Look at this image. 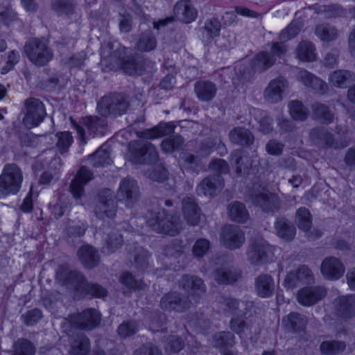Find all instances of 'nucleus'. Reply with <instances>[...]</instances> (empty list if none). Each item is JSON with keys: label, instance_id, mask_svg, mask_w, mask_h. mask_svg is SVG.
Listing matches in <instances>:
<instances>
[{"label": "nucleus", "instance_id": "f257e3e1", "mask_svg": "<svg viewBox=\"0 0 355 355\" xmlns=\"http://www.w3.org/2000/svg\"><path fill=\"white\" fill-rule=\"evenodd\" d=\"M147 223L155 232L171 236L178 234L182 229L180 217L167 214L164 209L158 212H152Z\"/></svg>", "mask_w": 355, "mask_h": 355}, {"label": "nucleus", "instance_id": "f03ea898", "mask_svg": "<svg viewBox=\"0 0 355 355\" xmlns=\"http://www.w3.org/2000/svg\"><path fill=\"white\" fill-rule=\"evenodd\" d=\"M24 51L29 61L37 67L46 66L53 57V52L48 42L39 38H31L24 46Z\"/></svg>", "mask_w": 355, "mask_h": 355}, {"label": "nucleus", "instance_id": "7ed1b4c3", "mask_svg": "<svg viewBox=\"0 0 355 355\" xmlns=\"http://www.w3.org/2000/svg\"><path fill=\"white\" fill-rule=\"evenodd\" d=\"M110 61L129 75L140 76L146 71L144 58L138 55L126 56L125 47L117 48L110 55Z\"/></svg>", "mask_w": 355, "mask_h": 355}, {"label": "nucleus", "instance_id": "20e7f679", "mask_svg": "<svg viewBox=\"0 0 355 355\" xmlns=\"http://www.w3.org/2000/svg\"><path fill=\"white\" fill-rule=\"evenodd\" d=\"M23 175L15 164H6L0 175V198L16 194L21 188Z\"/></svg>", "mask_w": 355, "mask_h": 355}, {"label": "nucleus", "instance_id": "39448f33", "mask_svg": "<svg viewBox=\"0 0 355 355\" xmlns=\"http://www.w3.org/2000/svg\"><path fill=\"white\" fill-rule=\"evenodd\" d=\"M128 97L121 93L106 95L98 102L97 109L103 116H118L126 112L129 107Z\"/></svg>", "mask_w": 355, "mask_h": 355}, {"label": "nucleus", "instance_id": "423d86ee", "mask_svg": "<svg viewBox=\"0 0 355 355\" xmlns=\"http://www.w3.org/2000/svg\"><path fill=\"white\" fill-rule=\"evenodd\" d=\"M24 107L22 110L24 125L28 129L38 126L46 116L43 103L38 98H28L24 101Z\"/></svg>", "mask_w": 355, "mask_h": 355}, {"label": "nucleus", "instance_id": "0eeeda50", "mask_svg": "<svg viewBox=\"0 0 355 355\" xmlns=\"http://www.w3.org/2000/svg\"><path fill=\"white\" fill-rule=\"evenodd\" d=\"M275 248L262 238L253 240L248 247V258L254 265L270 262L274 259Z\"/></svg>", "mask_w": 355, "mask_h": 355}, {"label": "nucleus", "instance_id": "6e6552de", "mask_svg": "<svg viewBox=\"0 0 355 355\" xmlns=\"http://www.w3.org/2000/svg\"><path fill=\"white\" fill-rule=\"evenodd\" d=\"M132 159L138 164H153L158 159L156 148L148 141H136L130 144Z\"/></svg>", "mask_w": 355, "mask_h": 355}, {"label": "nucleus", "instance_id": "1a4fd4ad", "mask_svg": "<svg viewBox=\"0 0 355 355\" xmlns=\"http://www.w3.org/2000/svg\"><path fill=\"white\" fill-rule=\"evenodd\" d=\"M69 323L81 330L91 331L101 323L100 313L95 309H86L77 314L69 315Z\"/></svg>", "mask_w": 355, "mask_h": 355}, {"label": "nucleus", "instance_id": "9d476101", "mask_svg": "<svg viewBox=\"0 0 355 355\" xmlns=\"http://www.w3.org/2000/svg\"><path fill=\"white\" fill-rule=\"evenodd\" d=\"M117 211V203L114 193L110 189L103 190L99 196L98 200L94 207L96 216L101 219L113 218Z\"/></svg>", "mask_w": 355, "mask_h": 355}, {"label": "nucleus", "instance_id": "9b49d317", "mask_svg": "<svg viewBox=\"0 0 355 355\" xmlns=\"http://www.w3.org/2000/svg\"><path fill=\"white\" fill-rule=\"evenodd\" d=\"M56 279L62 284L71 286L83 293L87 281L85 277L76 270H70L66 265L60 266L56 272Z\"/></svg>", "mask_w": 355, "mask_h": 355}, {"label": "nucleus", "instance_id": "f8f14e48", "mask_svg": "<svg viewBox=\"0 0 355 355\" xmlns=\"http://www.w3.org/2000/svg\"><path fill=\"white\" fill-rule=\"evenodd\" d=\"M244 232L239 226L229 225L221 230L220 242L223 245L230 250L240 248L245 243Z\"/></svg>", "mask_w": 355, "mask_h": 355}, {"label": "nucleus", "instance_id": "ddd939ff", "mask_svg": "<svg viewBox=\"0 0 355 355\" xmlns=\"http://www.w3.org/2000/svg\"><path fill=\"white\" fill-rule=\"evenodd\" d=\"M117 196L120 201L125 203L127 207H131L139 197V187L136 181L130 178L123 179L117 191Z\"/></svg>", "mask_w": 355, "mask_h": 355}, {"label": "nucleus", "instance_id": "4468645a", "mask_svg": "<svg viewBox=\"0 0 355 355\" xmlns=\"http://www.w3.org/2000/svg\"><path fill=\"white\" fill-rule=\"evenodd\" d=\"M326 295L327 291L322 286H306L297 291V300L302 306H310L322 300Z\"/></svg>", "mask_w": 355, "mask_h": 355}, {"label": "nucleus", "instance_id": "2eb2a0df", "mask_svg": "<svg viewBox=\"0 0 355 355\" xmlns=\"http://www.w3.org/2000/svg\"><path fill=\"white\" fill-rule=\"evenodd\" d=\"M288 87L286 78L279 76L270 81L265 88L263 96L266 101L270 103H276L282 100L283 94Z\"/></svg>", "mask_w": 355, "mask_h": 355}, {"label": "nucleus", "instance_id": "dca6fc26", "mask_svg": "<svg viewBox=\"0 0 355 355\" xmlns=\"http://www.w3.org/2000/svg\"><path fill=\"white\" fill-rule=\"evenodd\" d=\"M190 304L187 298L177 293H168L160 300L161 308L168 311L183 312L190 307Z\"/></svg>", "mask_w": 355, "mask_h": 355}, {"label": "nucleus", "instance_id": "f3484780", "mask_svg": "<svg viewBox=\"0 0 355 355\" xmlns=\"http://www.w3.org/2000/svg\"><path fill=\"white\" fill-rule=\"evenodd\" d=\"M277 286L274 278L269 274L262 273L254 279L255 293L261 298L272 297Z\"/></svg>", "mask_w": 355, "mask_h": 355}, {"label": "nucleus", "instance_id": "a211bd4d", "mask_svg": "<svg viewBox=\"0 0 355 355\" xmlns=\"http://www.w3.org/2000/svg\"><path fill=\"white\" fill-rule=\"evenodd\" d=\"M320 270L327 279L337 280L343 275L345 266L338 258L330 257L323 260Z\"/></svg>", "mask_w": 355, "mask_h": 355}, {"label": "nucleus", "instance_id": "6ab92c4d", "mask_svg": "<svg viewBox=\"0 0 355 355\" xmlns=\"http://www.w3.org/2000/svg\"><path fill=\"white\" fill-rule=\"evenodd\" d=\"M92 178L93 173L87 167H80L70 185V191L76 199H79L83 196L84 186Z\"/></svg>", "mask_w": 355, "mask_h": 355}, {"label": "nucleus", "instance_id": "aec40b11", "mask_svg": "<svg viewBox=\"0 0 355 355\" xmlns=\"http://www.w3.org/2000/svg\"><path fill=\"white\" fill-rule=\"evenodd\" d=\"M297 78L306 87H310L320 94L325 93L328 89L327 83L306 70L300 69L297 71Z\"/></svg>", "mask_w": 355, "mask_h": 355}, {"label": "nucleus", "instance_id": "412c9836", "mask_svg": "<svg viewBox=\"0 0 355 355\" xmlns=\"http://www.w3.org/2000/svg\"><path fill=\"white\" fill-rule=\"evenodd\" d=\"M80 123L87 128L89 135H92V137L103 135L106 130L107 125L105 118L98 116L82 117Z\"/></svg>", "mask_w": 355, "mask_h": 355}, {"label": "nucleus", "instance_id": "4be33fe9", "mask_svg": "<svg viewBox=\"0 0 355 355\" xmlns=\"http://www.w3.org/2000/svg\"><path fill=\"white\" fill-rule=\"evenodd\" d=\"M173 12L177 19L187 24L193 21L198 15L197 10L187 1L177 2Z\"/></svg>", "mask_w": 355, "mask_h": 355}, {"label": "nucleus", "instance_id": "5701e85b", "mask_svg": "<svg viewBox=\"0 0 355 355\" xmlns=\"http://www.w3.org/2000/svg\"><path fill=\"white\" fill-rule=\"evenodd\" d=\"M337 314L342 318H351L355 315V299L354 296H342L334 301Z\"/></svg>", "mask_w": 355, "mask_h": 355}, {"label": "nucleus", "instance_id": "b1692460", "mask_svg": "<svg viewBox=\"0 0 355 355\" xmlns=\"http://www.w3.org/2000/svg\"><path fill=\"white\" fill-rule=\"evenodd\" d=\"M254 203L266 212L276 211L280 206L278 197L271 193H259L255 197Z\"/></svg>", "mask_w": 355, "mask_h": 355}, {"label": "nucleus", "instance_id": "393cba45", "mask_svg": "<svg viewBox=\"0 0 355 355\" xmlns=\"http://www.w3.org/2000/svg\"><path fill=\"white\" fill-rule=\"evenodd\" d=\"M174 128L175 127L171 123H160L154 128L137 132V135L141 139H153L172 133L174 130Z\"/></svg>", "mask_w": 355, "mask_h": 355}, {"label": "nucleus", "instance_id": "a878e982", "mask_svg": "<svg viewBox=\"0 0 355 355\" xmlns=\"http://www.w3.org/2000/svg\"><path fill=\"white\" fill-rule=\"evenodd\" d=\"M284 327L293 332H300L304 330L307 324V318L305 315L298 313H291L282 319Z\"/></svg>", "mask_w": 355, "mask_h": 355}, {"label": "nucleus", "instance_id": "bb28decb", "mask_svg": "<svg viewBox=\"0 0 355 355\" xmlns=\"http://www.w3.org/2000/svg\"><path fill=\"white\" fill-rule=\"evenodd\" d=\"M230 162L239 175L251 166V159L243 150H234L231 153Z\"/></svg>", "mask_w": 355, "mask_h": 355}, {"label": "nucleus", "instance_id": "cd10ccee", "mask_svg": "<svg viewBox=\"0 0 355 355\" xmlns=\"http://www.w3.org/2000/svg\"><path fill=\"white\" fill-rule=\"evenodd\" d=\"M241 272L232 267L217 268L214 273L215 280L219 284H232L241 277Z\"/></svg>", "mask_w": 355, "mask_h": 355}, {"label": "nucleus", "instance_id": "c85d7f7f", "mask_svg": "<svg viewBox=\"0 0 355 355\" xmlns=\"http://www.w3.org/2000/svg\"><path fill=\"white\" fill-rule=\"evenodd\" d=\"M230 141L236 144L248 146L253 144L254 136L252 132L243 127H236L229 133Z\"/></svg>", "mask_w": 355, "mask_h": 355}, {"label": "nucleus", "instance_id": "c756f323", "mask_svg": "<svg viewBox=\"0 0 355 355\" xmlns=\"http://www.w3.org/2000/svg\"><path fill=\"white\" fill-rule=\"evenodd\" d=\"M354 80V73L344 69L335 70L329 76V84L335 87H345L348 83Z\"/></svg>", "mask_w": 355, "mask_h": 355}, {"label": "nucleus", "instance_id": "7c9ffc66", "mask_svg": "<svg viewBox=\"0 0 355 355\" xmlns=\"http://www.w3.org/2000/svg\"><path fill=\"white\" fill-rule=\"evenodd\" d=\"M182 212L187 223L196 225L199 222L198 205L191 197L184 198L182 200Z\"/></svg>", "mask_w": 355, "mask_h": 355}, {"label": "nucleus", "instance_id": "2f4dec72", "mask_svg": "<svg viewBox=\"0 0 355 355\" xmlns=\"http://www.w3.org/2000/svg\"><path fill=\"white\" fill-rule=\"evenodd\" d=\"M276 62V58L266 51H261L256 55L251 61V67L254 71L263 72L271 67Z\"/></svg>", "mask_w": 355, "mask_h": 355}, {"label": "nucleus", "instance_id": "473e14b6", "mask_svg": "<svg viewBox=\"0 0 355 355\" xmlns=\"http://www.w3.org/2000/svg\"><path fill=\"white\" fill-rule=\"evenodd\" d=\"M78 256L82 263L87 268L95 267L99 262L97 251L89 245H84L78 252Z\"/></svg>", "mask_w": 355, "mask_h": 355}, {"label": "nucleus", "instance_id": "72a5a7b5", "mask_svg": "<svg viewBox=\"0 0 355 355\" xmlns=\"http://www.w3.org/2000/svg\"><path fill=\"white\" fill-rule=\"evenodd\" d=\"M277 235L285 241L294 239L296 234L295 226L285 218H278L275 223Z\"/></svg>", "mask_w": 355, "mask_h": 355}, {"label": "nucleus", "instance_id": "f704fd0d", "mask_svg": "<svg viewBox=\"0 0 355 355\" xmlns=\"http://www.w3.org/2000/svg\"><path fill=\"white\" fill-rule=\"evenodd\" d=\"M224 181L219 174L209 175L205 178L201 182V187L204 194L209 196H214L218 190L222 189Z\"/></svg>", "mask_w": 355, "mask_h": 355}, {"label": "nucleus", "instance_id": "c9c22d12", "mask_svg": "<svg viewBox=\"0 0 355 355\" xmlns=\"http://www.w3.org/2000/svg\"><path fill=\"white\" fill-rule=\"evenodd\" d=\"M157 41L152 31L141 33L135 44V49L140 52H149L155 49Z\"/></svg>", "mask_w": 355, "mask_h": 355}, {"label": "nucleus", "instance_id": "e433bc0d", "mask_svg": "<svg viewBox=\"0 0 355 355\" xmlns=\"http://www.w3.org/2000/svg\"><path fill=\"white\" fill-rule=\"evenodd\" d=\"M228 215L236 223H244L249 218V214L245 205L240 202H233L228 206Z\"/></svg>", "mask_w": 355, "mask_h": 355}, {"label": "nucleus", "instance_id": "4c0bfd02", "mask_svg": "<svg viewBox=\"0 0 355 355\" xmlns=\"http://www.w3.org/2000/svg\"><path fill=\"white\" fill-rule=\"evenodd\" d=\"M311 139L320 146H332L334 145L333 135L324 128H313L310 132Z\"/></svg>", "mask_w": 355, "mask_h": 355}, {"label": "nucleus", "instance_id": "58836bf2", "mask_svg": "<svg viewBox=\"0 0 355 355\" xmlns=\"http://www.w3.org/2000/svg\"><path fill=\"white\" fill-rule=\"evenodd\" d=\"M235 344V336L230 331H220L214 335L212 345L219 348L221 352L228 347H232Z\"/></svg>", "mask_w": 355, "mask_h": 355}, {"label": "nucleus", "instance_id": "ea45409f", "mask_svg": "<svg viewBox=\"0 0 355 355\" xmlns=\"http://www.w3.org/2000/svg\"><path fill=\"white\" fill-rule=\"evenodd\" d=\"M90 349V341L87 336L80 334L76 336L71 345V355H87Z\"/></svg>", "mask_w": 355, "mask_h": 355}, {"label": "nucleus", "instance_id": "a19ab883", "mask_svg": "<svg viewBox=\"0 0 355 355\" xmlns=\"http://www.w3.org/2000/svg\"><path fill=\"white\" fill-rule=\"evenodd\" d=\"M315 48L309 41H302L299 43L296 49L297 58L305 62H312L316 59Z\"/></svg>", "mask_w": 355, "mask_h": 355}, {"label": "nucleus", "instance_id": "79ce46f5", "mask_svg": "<svg viewBox=\"0 0 355 355\" xmlns=\"http://www.w3.org/2000/svg\"><path fill=\"white\" fill-rule=\"evenodd\" d=\"M123 241V237L119 232L111 231L105 239V244L103 247V252L107 254L114 252L121 247Z\"/></svg>", "mask_w": 355, "mask_h": 355}, {"label": "nucleus", "instance_id": "37998d69", "mask_svg": "<svg viewBox=\"0 0 355 355\" xmlns=\"http://www.w3.org/2000/svg\"><path fill=\"white\" fill-rule=\"evenodd\" d=\"M36 347L33 343L26 338H19L12 346L11 355H35Z\"/></svg>", "mask_w": 355, "mask_h": 355}, {"label": "nucleus", "instance_id": "c03bdc74", "mask_svg": "<svg viewBox=\"0 0 355 355\" xmlns=\"http://www.w3.org/2000/svg\"><path fill=\"white\" fill-rule=\"evenodd\" d=\"M89 159L94 167L110 164L112 160L110 157L107 146L105 144L101 146L93 155L89 156Z\"/></svg>", "mask_w": 355, "mask_h": 355}, {"label": "nucleus", "instance_id": "a18cd8bd", "mask_svg": "<svg viewBox=\"0 0 355 355\" xmlns=\"http://www.w3.org/2000/svg\"><path fill=\"white\" fill-rule=\"evenodd\" d=\"M295 223L300 230L306 233L309 232L312 226V218L308 209L300 207L297 210Z\"/></svg>", "mask_w": 355, "mask_h": 355}, {"label": "nucleus", "instance_id": "49530a36", "mask_svg": "<svg viewBox=\"0 0 355 355\" xmlns=\"http://www.w3.org/2000/svg\"><path fill=\"white\" fill-rule=\"evenodd\" d=\"M313 116L322 120L326 123H331L334 121V114L331 112L329 107L320 103H315L311 106Z\"/></svg>", "mask_w": 355, "mask_h": 355}, {"label": "nucleus", "instance_id": "de8ad7c7", "mask_svg": "<svg viewBox=\"0 0 355 355\" xmlns=\"http://www.w3.org/2000/svg\"><path fill=\"white\" fill-rule=\"evenodd\" d=\"M315 34L322 41H332L338 36V31L334 26L329 24L318 25L315 28Z\"/></svg>", "mask_w": 355, "mask_h": 355}, {"label": "nucleus", "instance_id": "09e8293b", "mask_svg": "<svg viewBox=\"0 0 355 355\" xmlns=\"http://www.w3.org/2000/svg\"><path fill=\"white\" fill-rule=\"evenodd\" d=\"M345 348V343L339 340L324 341L320 346L321 353L325 355L338 354L343 352Z\"/></svg>", "mask_w": 355, "mask_h": 355}, {"label": "nucleus", "instance_id": "8fccbe9b", "mask_svg": "<svg viewBox=\"0 0 355 355\" xmlns=\"http://www.w3.org/2000/svg\"><path fill=\"white\" fill-rule=\"evenodd\" d=\"M288 107L290 114L293 119L304 121L307 118L309 112L300 101H291L288 104Z\"/></svg>", "mask_w": 355, "mask_h": 355}, {"label": "nucleus", "instance_id": "3c124183", "mask_svg": "<svg viewBox=\"0 0 355 355\" xmlns=\"http://www.w3.org/2000/svg\"><path fill=\"white\" fill-rule=\"evenodd\" d=\"M230 328L241 337L251 327L242 316H234L230 322Z\"/></svg>", "mask_w": 355, "mask_h": 355}, {"label": "nucleus", "instance_id": "603ef678", "mask_svg": "<svg viewBox=\"0 0 355 355\" xmlns=\"http://www.w3.org/2000/svg\"><path fill=\"white\" fill-rule=\"evenodd\" d=\"M183 143V138L180 135H173L163 140L161 148L164 152L171 153L180 148Z\"/></svg>", "mask_w": 355, "mask_h": 355}, {"label": "nucleus", "instance_id": "864d4df0", "mask_svg": "<svg viewBox=\"0 0 355 355\" xmlns=\"http://www.w3.org/2000/svg\"><path fill=\"white\" fill-rule=\"evenodd\" d=\"M180 286L191 295L195 294L199 289V279L196 277L184 275L182 277Z\"/></svg>", "mask_w": 355, "mask_h": 355}, {"label": "nucleus", "instance_id": "5fc2aeb1", "mask_svg": "<svg viewBox=\"0 0 355 355\" xmlns=\"http://www.w3.org/2000/svg\"><path fill=\"white\" fill-rule=\"evenodd\" d=\"M53 9L60 14L71 15L74 10V5L70 0H54L52 3Z\"/></svg>", "mask_w": 355, "mask_h": 355}, {"label": "nucleus", "instance_id": "6e6d98bb", "mask_svg": "<svg viewBox=\"0 0 355 355\" xmlns=\"http://www.w3.org/2000/svg\"><path fill=\"white\" fill-rule=\"evenodd\" d=\"M57 146L61 153L67 152L73 142V137L69 132H61L56 134Z\"/></svg>", "mask_w": 355, "mask_h": 355}, {"label": "nucleus", "instance_id": "4d7b16f0", "mask_svg": "<svg viewBox=\"0 0 355 355\" xmlns=\"http://www.w3.org/2000/svg\"><path fill=\"white\" fill-rule=\"evenodd\" d=\"M301 27L298 21H292L285 29L282 31L279 38L282 42H286L295 37L300 31Z\"/></svg>", "mask_w": 355, "mask_h": 355}, {"label": "nucleus", "instance_id": "13d9d810", "mask_svg": "<svg viewBox=\"0 0 355 355\" xmlns=\"http://www.w3.org/2000/svg\"><path fill=\"white\" fill-rule=\"evenodd\" d=\"M217 92L216 85L210 81L201 83V101H209L212 100Z\"/></svg>", "mask_w": 355, "mask_h": 355}, {"label": "nucleus", "instance_id": "bf43d9fd", "mask_svg": "<svg viewBox=\"0 0 355 355\" xmlns=\"http://www.w3.org/2000/svg\"><path fill=\"white\" fill-rule=\"evenodd\" d=\"M204 29L207 33V37L208 40L212 39L214 37L219 35L220 31V23L216 19H208L204 26Z\"/></svg>", "mask_w": 355, "mask_h": 355}, {"label": "nucleus", "instance_id": "052dcab7", "mask_svg": "<svg viewBox=\"0 0 355 355\" xmlns=\"http://www.w3.org/2000/svg\"><path fill=\"white\" fill-rule=\"evenodd\" d=\"M137 324L135 321H125L118 327V334L121 338L134 335L137 331Z\"/></svg>", "mask_w": 355, "mask_h": 355}, {"label": "nucleus", "instance_id": "680f3d73", "mask_svg": "<svg viewBox=\"0 0 355 355\" xmlns=\"http://www.w3.org/2000/svg\"><path fill=\"white\" fill-rule=\"evenodd\" d=\"M181 166L182 167L188 171L198 173V164L195 157L188 153H182L181 155Z\"/></svg>", "mask_w": 355, "mask_h": 355}, {"label": "nucleus", "instance_id": "e2e57ef3", "mask_svg": "<svg viewBox=\"0 0 355 355\" xmlns=\"http://www.w3.org/2000/svg\"><path fill=\"white\" fill-rule=\"evenodd\" d=\"M120 281L123 284L134 289L141 290L146 286L142 282L135 279L129 272H123L121 276Z\"/></svg>", "mask_w": 355, "mask_h": 355}, {"label": "nucleus", "instance_id": "0e129e2a", "mask_svg": "<svg viewBox=\"0 0 355 355\" xmlns=\"http://www.w3.org/2000/svg\"><path fill=\"white\" fill-rule=\"evenodd\" d=\"M85 289L83 293L91 295L96 297H103L107 295V291L103 286L97 284H89L87 282L85 284Z\"/></svg>", "mask_w": 355, "mask_h": 355}, {"label": "nucleus", "instance_id": "69168bd1", "mask_svg": "<svg viewBox=\"0 0 355 355\" xmlns=\"http://www.w3.org/2000/svg\"><path fill=\"white\" fill-rule=\"evenodd\" d=\"M218 302L225 311H234L239 307V301L230 296H221Z\"/></svg>", "mask_w": 355, "mask_h": 355}, {"label": "nucleus", "instance_id": "338daca9", "mask_svg": "<svg viewBox=\"0 0 355 355\" xmlns=\"http://www.w3.org/2000/svg\"><path fill=\"white\" fill-rule=\"evenodd\" d=\"M135 266L139 269H144L148 265V252L142 248H135L134 253Z\"/></svg>", "mask_w": 355, "mask_h": 355}, {"label": "nucleus", "instance_id": "774afa93", "mask_svg": "<svg viewBox=\"0 0 355 355\" xmlns=\"http://www.w3.org/2000/svg\"><path fill=\"white\" fill-rule=\"evenodd\" d=\"M134 355H162V353L156 345L149 343L137 349Z\"/></svg>", "mask_w": 355, "mask_h": 355}]
</instances>
